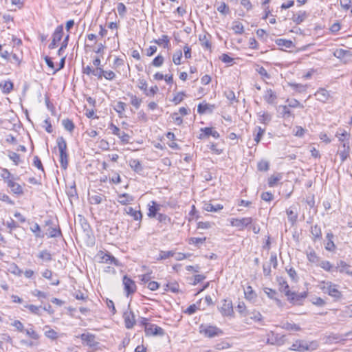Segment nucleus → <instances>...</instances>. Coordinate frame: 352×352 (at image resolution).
I'll return each instance as SVG.
<instances>
[{
	"label": "nucleus",
	"instance_id": "f257e3e1",
	"mask_svg": "<svg viewBox=\"0 0 352 352\" xmlns=\"http://www.w3.org/2000/svg\"><path fill=\"white\" fill-rule=\"evenodd\" d=\"M56 143L60 153V164L63 169H66L68 165V155L67 153V142L62 136L58 137Z\"/></svg>",
	"mask_w": 352,
	"mask_h": 352
},
{
	"label": "nucleus",
	"instance_id": "f03ea898",
	"mask_svg": "<svg viewBox=\"0 0 352 352\" xmlns=\"http://www.w3.org/2000/svg\"><path fill=\"white\" fill-rule=\"evenodd\" d=\"M322 291L325 294H328L331 297L336 300H339L342 298V294L338 290V286L331 282L324 283V286L322 287Z\"/></svg>",
	"mask_w": 352,
	"mask_h": 352
},
{
	"label": "nucleus",
	"instance_id": "7ed1b4c3",
	"mask_svg": "<svg viewBox=\"0 0 352 352\" xmlns=\"http://www.w3.org/2000/svg\"><path fill=\"white\" fill-rule=\"evenodd\" d=\"M266 343L270 345H283L285 342V336L274 331H270L265 336Z\"/></svg>",
	"mask_w": 352,
	"mask_h": 352
},
{
	"label": "nucleus",
	"instance_id": "20e7f679",
	"mask_svg": "<svg viewBox=\"0 0 352 352\" xmlns=\"http://www.w3.org/2000/svg\"><path fill=\"white\" fill-rule=\"evenodd\" d=\"M200 333L208 338H214L223 334V331L219 328L210 325H201L200 327Z\"/></svg>",
	"mask_w": 352,
	"mask_h": 352
},
{
	"label": "nucleus",
	"instance_id": "39448f33",
	"mask_svg": "<svg viewBox=\"0 0 352 352\" xmlns=\"http://www.w3.org/2000/svg\"><path fill=\"white\" fill-rule=\"evenodd\" d=\"M63 36V26L60 25L56 27L53 34L52 41L48 47L50 50L55 49L58 46V43L60 41Z\"/></svg>",
	"mask_w": 352,
	"mask_h": 352
},
{
	"label": "nucleus",
	"instance_id": "423d86ee",
	"mask_svg": "<svg viewBox=\"0 0 352 352\" xmlns=\"http://www.w3.org/2000/svg\"><path fill=\"white\" fill-rule=\"evenodd\" d=\"M252 217H244L241 219L234 218L230 220V224L233 227H236L239 230H243L252 223Z\"/></svg>",
	"mask_w": 352,
	"mask_h": 352
},
{
	"label": "nucleus",
	"instance_id": "0eeeda50",
	"mask_svg": "<svg viewBox=\"0 0 352 352\" xmlns=\"http://www.w3.org/2000/svg\"><path fill=\"white\" fill-rule=\"evenodd\" d=\"M124 210L125 213L130 215L134 221H138V228H140L143 217L141 210L140 209L136 210L132 207L125 208Z\"/></svg>",
	"mask_w": 352,
	"mask_h": 352
},
{
	"label": "nucleus",
	"instance_id": "6e6552de",
	"mask_svg": "<svg viewBox=\"0 0 352 352\" xmlns=\"http://www.w3.org/2000/svg\"><path fill=\"white\" fill-rule=\"evenodd\" d=\"M123 285L127 296L133 294L136 291L135 282L127 276L123 277Z\"/></svg>",
	"mask_w": 352,
	"mask_h": 352
},
{
	"label": "nucleus",
	"instance_id": "1a4fd4ad",
	"mask_svg": "<svg viewBox=\"0 0 352 352\" xmlns=\"http://www.w3.org/2000/svg\"><path fill=\"white\" fill-rule=\"evenodd\" d=\"M144 331L146 336H163L164 333V331L162 328L154 324L146 325Z\"/></svg>",
	"mask_w": 352,
	"mask_h": 352
},
{
	"label": "nucleus",
	"instance_id": "9d476101",
	"mask_svg": "<svg viewBox=\"0 0 352 352\" xmlns=\"http://www.w3.org/2000/svg\"><path fill=\"white\" fill-rule=\"evenodd\" d=\"M123 318L126 329H132L135 324L134 313L131 310H127L124 312Z\"/></svg>",
	"mask_w": 352,
	"mask_h": 352
},
{
	"label": "nucleus",
	"instance_id": "9b49d317",
	"mask_svg": "<svg viewBox=\"0 0 352 352\" xmlns=\"http://www.w3.org/2000/svg\"><path fill=\"white\" fill-rule=\"evenodd\" d=\"M45 226H49L47 230V232L45 233L49 237H58L61 235V231L60 228H56L54 226L53 222L51 220H48L45 221Z\"/></svg>",
	"mask_w": 352,
	"mask_h": 352
},
{
	"label": "nucleus",
	"instance_id": "f8f14e48",
	"mask_svg": "<svg viewBox=\"0 0 352 352\" xmlns=\"http://www.w3.org/2000/svg\"><path fill=\"white\" fill-rule=\"evenodd\" d=\"M162 206L155 201H151L148 204V212L147 215L150 218H155L159 214L158 212L161 210Z\"/></svg>",
	"mask_w": 352,
	"mask_h": 352
},
{
	"label": "nucleus",
	"instance_id": "ddd939ff",
	"mask_svg": "<svg viewBox=\"0 0 352 352\" xmlns=\"http://www.w3.org/2000/svg\"><path fill=\"white\" fill-rule=\"evenodd\" d=\"M220 311L221 314L224 316H230L233 314V307L232 303L231 300H223L222 305L220 308Z\"/></svg>",
	"mask_w": 352,
	"mask_h": 352
},
{
	"label": "nucleus",
	"instance_id": "4468645a",
	"mask_svg": "<svg viewBox=\"0 0 352 352\" xmlns=\"http://www.w3.org/2000/svg\"><path fill=\"white\" fill-rule=\"evenodd\" d=\"M286 214L288 221L292 226H294L296 223L298 216L296 206H290L288 209L286 210Z\"/></svg>",
	"mask_w": 352,
	"mask_h": 352
},
{
	"label": "nucleus",
	"instance_id": "2eb2a0df",
	"mask_svg": "<svg viewBox=\"0 0 352 352\" xmlns=\"http://www.w3.org/2000/svg\"><path fill=\"white\" fill-rule=\"evenodd\" d=\"M80 338L90 347H95L99 344L96 340V336L94 334L89 333H82L80 335Z\"/></svg>",
	"mask_w": 352,
	"mask_h": 352
},
{
	"label": "nucleus",
	"instance_id": "dca6fc26",
	"mask_svg": "<svg viewBox=\"0 0 352 352\" xmlns=\"http://www.w3.org/2000/svg\"><path fill=\"white\" fill-rule=\"evenodd\" d=\"M8 186L11 191L16 195H21L23 194V188L20 184L16 183L13 179H8L6 181Z\"/></svg>",
	"mask_w": 352,
	"mask_h": 352
},
{
	"label": "nucleus",
	"instance_id": "f3484780",
	"mask_svg": "<svg viewBox=\"0 0 352 352\" xmlns=\"http://www.w3.org/2000/svg\"><path fill=\"white\" fill-rule=\"evenodd\" d=\"M314 95L316 99L322 102H326L330 98L329 92L324 88H320Z\"/></svg>",
	"mask_w": 352,
	"mask_h": 352
},
{
	"label": "nucleus",
	"instance_id": "a211bd4d",
	"mask_svg": "<svg viewBox=\"0 0 352 352\" xmlns=\"http://www.w3.org/2000/svg\"><path fill=\"white\" fill-rule=\"evenodd\" d=\"M307 296V293L304 292L300 294L291 292L290 296L288 297L289 301L293 303H299L302 299Z\"/></svg>",
	"mask_w": 352,
	"mask_h": 352
},
{
	"label": "nucleus",
	"instance_id": "6ab92c4d",
	"mask_svg": "<svg viewBox=\"0 0 352 352\" xmlns=\"http://www.w3.org/2000/svg\"><path fill=\"white\" fill-rule=\"evenodd\" d=\"M305 343L306 342L303 340H298L292 344L289 349L298 352H305L306 351Z\"/></svg>",
	"mask_w": 352,
	"mask_h": 352
},
{
	"label": "nucleus",
	"instance_id": "aec40b11",
	"mask_svg": "<svg viewBox=\"0 0 352 352\" xmlns=\"http://www.w3.org/2000/svg\"><path fill=\"white\" fill-rule=\"evenodd\" d=\"M223 208V205L217 204H213L210 202L204 203L203 208L208 212H218L222 210Z\"/></svg>",
	"mask_w": 352,
	"mask_h": 352
},
{
	"label": "nucleus",
	"instance_id": "412c9836",
	"mask_svg": "<svg viewBox=\"0 0 352 352\" xmlns=\"http://www.w3.org/2000/svg\"><path fill=\"white\" fill-rule=\"evenodd\" d=\"M134 200L133 196L130 195L128 193H123L118 195V201L122 205H127L128 204H131Z\"/></svg>",
	"mask_w": 352,
	"mask_h": 352
},
{
	"label": "nucleus",
	"instance_id": "4be33fe9",
	"mask_svg": "<svg viewBox=\"0 0 352 352\" xmlns=\"http://www.w3.org/2000/svg\"><path fill=\"white\" fill-rule=\"evenodd\" d=\"M311 234L312 239L316 241L322 239V231L319 226L315 225L311 228Z\"/></svg>",
	"mask_w": 352,
	"mask_h": 352
},
{
	"label": "nucleus",
	"instance_id": "5701e85b",
	"mask_svg": "<svg viewBox=\"0 0 352 352\" xmlns=\"http://www.w3.org/2000/svg\"><path fill=\"white\" fill-rule=\"evenodd\" d=\"M342 150H340L338 153L340 155L341 162L343 163L349 157V146L348 142H344L342 144Z\"/></svg>",
	"mask_w": 352,
	"mask_h": 352
},
{
	"label": "nucleus",
	"instance_id": "b1692460",
	"mask_svg": "<svg viewBox=\"0 0 352 352\" xmlns=\"http://www.w3.org/2000/svg\"><path fill=\"white\" fill-rule=\"evenodd\" d=\"M258 121L264 124H267L272 120L270 113L265 111H261L257 113Z\"/></svg>",
	"mask_w": 352,
	"mask_h": 352
},
{
	"label": "nucleus",
	"instance_id": "393cba45",
	"mask_svg": "<svg viewBox=\"0 0 352 352\" xmlns=\"http://www.w3.org/2000/svg\"><path fill=\"white\" fill-rule=\"evenodd\" d=\"M278 283L280 287V289L285 292V294L287 296H290L291 291L289 289V285L287 284L285 279L283 277L278 278Z\"/></svg>",
	"mask_w": 352,
	"mask_h": 352
},
{
	"label": "nucleus",
	"instance_id": "a878e982",
	"mask_svg": "<svg viewBox=\"0 0 352 352\" xmlns=\"http://www.w3.org/2000/svg\"><path fill=\"white\" fill-rule=\"evenodd\" d=\"M263 98L268 104H273L276 99V95L271 89H269L265 91Z\"/></svg>",
	"mask_w": 352,
	"mask_h": 352
},
{
	"label": "nucleus",
	"instance_id": "bb28decb",
	"mask_svg": "<svg viewBox=\"0 0 352 352\" xmlns=\"http://www.w3.org/2000/svg\"><path fill=\"white\" fill-rule=\"evenodd\" d=\"M130 167L136 173L142 171L143 167L140 162L137 159H131L129 162Z\"/></svg>",
	"mask_w": 352,
	"mask_h": 352
},
{
	"label": "nucleus",
	"instance_id": "cd10ccee",
	"mask_svg": "<svg viewBox=\"0 0 352 352\" xmlns=\"http://www.w3.org/2000/svg\"><path fill=\"white\" fill-rule=\"evenodd\" d=\"M213 108H214L213 105H210L208 103H205V104L200 103V104H199V105L197 107V112L199 114H204V113H206L207 111L212 112L213 110Z\"/></svg>",
	"mask_w": 352,
	"mask_h": 352
},
{
	"label": "nucleus",
	"instance_id": "c85d7f7f",
	"mask_svg": "<svg viewBox=\"0 0 352 352\" xmlns=\"http://www.w3.org/2000/svg\"><path fill=\"white\" fill-rule=\"evenodd\" d=\"M265 130L262 129L261 126H256L254 131V140L256 144L261 141L263 134L265 133Z\"/></svg>",
	"mask_w": 352,
	"mask_h": 352
},
{
	"label": "nucleus",
	"instance_id": "c756f323",
	"mask_svg": "<svg viewBox=\"0 0 352 352\" xmlns=\"http://www.w3.org/2000/svg\"><path fill=\"white\" fill-rule=\"evenodd\" d=\"M307 16L305 12L299 11L298 13L293 15L292 20L296 24H300L305 21Z\"/></svg>",
	"mask_w": 352,
	"mask_h": 352
},
{
	"label": "nucleus",
	"instance_id": "7c9ffc66",
	"mask_svg": "<svg viewBox=\"0 0 352 352\" xmlns=\"http://www.w3.org/2000/svg\"><path fill=\"white\" fill-rule=\"evenodd\" d=\"M232 30L236 34H242L244 32V26L239 21H234L232 25Z\"/></svg>",
	"mask_w": 352,
	"mask_h": 352
},
{
	"label": "nucleus",
	"instance_id": "2f4dec72",
	"mask_svg": "<svg viewBox=\"0 0 352 352\" xmlns=\"http://www.w3.org/2000/svg\"><path fill=\"white\" fill-rule=\"evenodd\" d=\"M0 87L4 94H9L13 89V83L10 81H3L0 82Z\"/></svg>",
	"mask_w": 352,
	"mask_h": 352
},
{
	"label": "nucleus",
	"instance_id": "473e14b6",
	"mask_svg": "<svg viewBox=\"0 0 352 352\" xmlns=\"http://www.w3.org/2000/svg\"><path fill=\"white\" fill-rule=\"evenodd\" d=\"M102 261L107 263L113 264L116 266L119 265L118 261L110 254H104L102 257Z\"/></svg>",
	"mask_w": 352,
	"mask_h": 352
},
{
	"label": "nucleus",
	"instance_id": "72a5a7b5",
	"mask_svg": "<svg viewBox=\"0 0 352 352\" xmlns=\"http://www.w3.org/2000/svg\"><path fill=\"white\" fill-rule=\"evenodd\" d=\"M154 42L159 45H163L164 48H168L170 40L168 36L164 34L162 35V37L159 39L154 40Z\"/></svg>",
	"mask_w": 352,
	"mask_h": 352
},
{
	"label": "nucleus",
	"instance_id": "f704fd0d",
	"mask_svg": "<svg viewBox=\"0 0 352 352\" xmlns=\"http://www.w3.org/2000/svg\"><path fill=\"white\" fill-rule=\"evenodd\" d=\"M201 131H203L204 133V135L208 137L210 135H212L214 138H219V133L217 131L213 130L212 128L205 127V128L201 129Z\"/></svg>",
	"mask_w": 352,
	"mask_h": 352
},
{
	"label": "nucleus",
	"instance_id": "c9c22d12",
	"mask_svg": "<svg viewBox=\"0 0 352 352\" xmlns=\"http://www.w3.org/2000/svg\"><path fill=\"white\" fill-rule=\"evenodd\" d=\"M277 45L280 47H285L286 48H291L293 46V42L290 40L278 38L276 41Z\"/></svg>",
	"mask_w": 352,
	"mask_h": 352
},
{
	"label": "nucleus",
	"instance_id": "e433bc0d",
	"mask_svg": "<svg viewBox=\"0 0 352 352\" xmlns=\"http://www.w3.org/2000/svg\"><path fill=\"white\" fill-rule=\"evenodd\" d=\"M128 96L131 98V104L135 107V109H139L142 103V99L138 98L135 95L132 94H128Z\"/></svg>",
	"mask_w": 352,
	"mask_h": 352
},
{
	"label": "nucleus",
	"instance_id": "4c0bfd02",
	"mask_svg": "<svg viewBox=\"0 0 352 352\" xmlns=\"http://www.w3.org/2000/svg\"><path fill=\"white\" fill-rule=\"evenodd\" d=\"M62 124L64 126L65 129L72 132L74 129V124L69 119H64L62 120Z\"/></svg>",
	"mask_w": 352,
	"mask_h": 352
},
{
	"label": "nucleus",
	"instance_id": "58836bf2",
	"mask_svg": "<svg viewBox=\"0 0 352 352\" xmlns=\"http://www.w3.org/2000/svg\"><path fill=\"white\" fill-rule=\"evenodd\" d=\"M282 327L287 331H298L300 330V327L294 323L286 322L283 324Z\"/></svg>",
	"mask_w": 352,
	"mask_h": 352
},
{
	"label": "nucleus",
	"instance_id": "ea45409f",
	"mask_svg": "<svg viewBox=\"0 0 352 352\" xmlns=\"http://www.w3.org/2000/svg\"><path fill=\"white\" fill-rule=\"evenodd\" d=\"M45 329H49L45 331V335L46 337L51 340H56L58 338V333L54 329H50L49 326H45Z\"/></svg>",
	"mask_w": 352,
	"mask_h": 352
},
{
	"label": "nucleus",
	"instance_id": "a19ab883",
	"mask_svg": "<svg viewBox=\"0 0 352 352\" xmlns=\"http://www.w3.org/2000/svg\"><path fill=\"white\" fill-rule=\"evenodd\" d=\"M104 196L98 194V195H93L89 197L90 203L91 204H100L102 200H103Z\"/></svg>",
	"mask_w": 352,
	"mask_h": 352
},
{
	"label": "nucleus",
	"instance_id": "79ce46f5",
	"mask_svg": "<svg viewBox=\"0 0 352 352\" xmlns=\"http://www.w3.org/2000/svg\"><path fill=\"white\" fill-rule=\"evenodd\" d=\"M157 219L159 221L160 223H164L165 225H167L168 223H170V218L167 216L166 214L159 213L157 217Z\"/></svg>",
	"mask_w": 352,
	"mask_h": 352
},
{
	"label": "nucleus",
	"instance_id": "37998d69",
	"mask_svg": "<svg viewBox=\"0 0 352 352\" xmlns=\"http://www.w3.org/2000/svg\"><path fill=\"white\" fill-rule=\"evenodd\" d=\"M175 253L173 251H160L158 260H164L173 256Z\"/></svg>",
	"mask_w": 352,
	"mask_h": 352
},
{
	"label": "nucleus",
	"instance_id": "c03bdc74",
	"mask_svg": "<svg viewBox=\"0 0 352 352\" xmlns=\"http://www.w3.org/2000/svg\"><path fill=\"white\" fill-rule=\"evenodd\" d=\"M38 256V258H41L42 260L46 261H50L52 259L50 252L46 250L40 252Z\"/></svg>",
	"mask_w": 352,
	"mask_h": 352
},
{
	"label": "nucleus",
	"instance_id": "a18cd8bd",
	"mask_svg": "<svg viewBox=\"0 0 352 352\" xmlns=\"http://www.w3.org/2000/svg\"><path fill=\"white\" fill-rule=\"evenodd\" d=\"M24 332H25V334L32 339L38 340L40 338L38 333H36L32 327L25 329Z\"/></svg>",
	"mask_w": 352,
	"mask_h": 352
},
{
	"label": "nucleus",
	"instance_id": "49530a36",
	"mask_svg": "<svg viewBox=\"0 0 352 352\" xmlns=\"http://www.w3.org/2000/svg\"><path fill=\"white\" fill-rule=\"evenodd\" d=\"M8 271L13 274L21 276L22 274V270L15 264L12 263L10 265Z\"/></svg>",
	"mask_w": 352,
	"mask_h": 352
},
{
	"label": "nucleus",
	"instance_id": "de8ad7c7",
	"mask_svg": "<svg viewBox=\"0 0 352 352\" xmlns=\"http://www.w3.org/2000/svg\"><path fill=\"white\" fill-rule=\"evenodd\" d=\"M24 307L25 308H28L31 313H32L34 314L38 315V316L41 315V313H40V309L41 308V306L38 307V306H36L34 305L25 304V305H24Z\"/></svg>",
	"mask_w": 352,
	"mask_h": 352
},
{
	"label": "nucleus",
	"instance_id": "09e8293b",
	"mask_svg": "<svg viewBox=\"0 0 352 352\" xmlns=\"http://www.w3.org/2000/svg\"><path fill=\"white\" fill-rule=\"evenodd\" d=\"M126 104L123 102L119 101L116 104L114 109L121 117V114L125 111Z\"/></svg>",
	"mask_w": 352,
	"mask_h": 352
},
{
	"label": "nucleus",
	"instance_id": "8fccbe9b",
	"mask_svg": "<svg viewBox=\"0 0 352 352\" xmlns=\"http://www.w3.org/2000/svg\"><path fill=\"white\" fill-rule=\"evenodd\" d=\"M32 232L35 233L36 237L43 238L44 237V234L41 233V228L38 223H35L32 227L30 228Z\"/></svg>",
	"mask_w": 352,
	"mask_h": 352
},
{
	"label": "nucleus",
	"instance_id": "3c124183",
	"mask_svg": "<svg viewBox=\"0 0 352 352\" xmlns=\"http://www.w3.org/2000/svg\"><path fill=\"white\" fill-rule=\"evenodd\" d=\"M307 257L309 261L311 263H316L319 261V257L317 256V254L314 250L307 253Z\"/></svg>",
	"mask_w": 352,
	"mask_h": 352
},
{
	"label": "nucleus",
	"instance_id": "603ef678",
	"mask_svg": "<svg viewBox=\"0 0 352 352\" xmlns=\"http://www.w3.org/2000/svg\"><path fill=\"white\" fill-rule=\"evenodd\" d=\"M9 158L13 161L15 165H18L20 162V155L15 152L9 151Z\"/></svg>",
	"mask_w": 352,
	"mask_h": 352
},
{
	"label": "nucleus",
	"instance_id": "864d4df0",
	"mask_svg": "<svg viewBox=\"0 0 352 352\" xmlns=\"http://www.w3.org/2000/svg\"><path fill=\"white\" fill-rule=\"evenodd\" d=\"M279 111L280 113L282 114L283 117H289L292 115L291 111H289V108L286 105H280L279 106Z\"/></svg>",
	"mask_w": 352,
	"mask_h": 352
},
{
	"label": "nucleus",
	"instance_id": "5fc2aeb1",
	"mask_svg": "<svg viewBox=\"0 0 352 352\" xmlns=\"http://www.w3.org/2000/svg\"><path fill=\"white\" fill-rule=\"evenodd\" d=\"M217 10L224 15L228 14L230 11L229 7L224 2L221 3V4L217 8Z\"/></svg>",
	"mask_w": 352,
	"mask_h": 352
},
{
	"label": "nucleus",
	"instance_id": "6e6d98bb",
	"mask_svg": "<svg viewBox=\"0 0 352 352\" xmlns=\"http://www.w3.org/2000/svg\"><path fill=\"white\" fill-rule=\"evenodd\" d=\"M182 57V52L181 50H177L173 56V63L178 65L181 64V58Z\"/></svg>",
	"mask_w": 352,
	"mask_h": 352
},
{
	"label": "nucleus",
	"instance_id": "4d7b16f0",
	"mask_svg": "<svg viewBox=\"0 0 352 352\" xmlns=\"http://www.w3.org/2000/svg\"><path fill=\"white\" fill-rule=\"evenodd\" d=\"M249 315H250V318L256 322L261 321L263 318L261 313L257 311H254L250 313Z\"/></svg>",
	"mask_w": 352,
	"mask_h": 352
},
{
	"label": "nucleus",
	"instance_id": "13d9d810",
	"mask_svg": "<svg viewBox=\"0 0 352 352\" xmlns=\"http://www.w3.org/2000/svg\"><path fill=\"white\" fill-rule=\"evenodd\" d=\"M281 179L280 175H272L268 179V184L270 187H274L278 182Z\"/></svg>",
	"mask_w": 352,
	"mask_h": 352
},
{
	"label": "nucleus",
	"instance_id": "bf43d9fd",
	"mask_svg": "<svg viewBox=\"0 0 352 352\" xmlns=\"http://www.w3.org/2000/svg\"><path fill=\"white\" fill-rule=\"evenodd\" d=\"M164 58L162 55L157 56L152 61V65L155 67H160L164 63Z\"/></svg>",
	"mask_w": 352,
	"mask_h": 352
},
{
	"label": "nucleus",
	"instance_id": "052dcab7",
	"mask_svg": "<svg viewBox=\"0 0 352 352\" xmlns=\"http://www.w3.org/2000/svg\"><path fill=\"white\" fill-rule=\"evenodd\" d=\"M256 70L263 78H265V80L270 78V75L263 67H258Z\"/></svg>",
	"mask_w": 352,
	"mask_h": 352
},
{
	"label": "nucleus",
	"instance_id": "680f3d73",
	"mask_svg": "<svg viewBox=\"0 0 352 352\" xmlns=\"http://www.w3.org/2000/svg\"><path fill=\"white\" fill-rule=\"evenodd\" d=\"M269 163L267 161H261L257 164L258 170L260 171H267L269 169Z\"/></svg>",
	"mask_w": 352,
	"mask_h": 352
},
{
	"label": "nucleus",
	"instance_id": "e2e57ef3",
	"mask_svg": "<svg viewBox=\"0 0 352 352\" xmlns=\"http://www.w3.org/2000/svg\"><path fill=\"white\" fill-rule=\"evenodd\" d=\"M306 351H314L318 349V344L316 341H311L305 343Z\"/></svg>",
	"mask_w": 352,
	"mask_h": 352
},
{
	"label": "nucleus",
	"instance_id": "0e129e2a",
	"mask_svg": "<svg viewBox=\"0 0 352 352\" xmlns=\"http://www.w3.org/2000/svg\"><path fill=\"white\" fill-rule=\"evenodd\" d=\"M138 87L144 91V94L148 89V85L144 79H139L138 82Z\"/></svg>",
	"mask_w": 352,
	"mask_h": 352
},
{
	"label": "nucleus",
	"instance_id": "69168bd1",
	"mask_svg": "<svg viewBox=\"0 0 352 352\" xmlns=\"http://www.w3.org/2000/svg\"><path fill=\"white\" fill-rule=\"evenodd\" d=\"M166 291H171L173 292H177L179 291V285L177 283H168L166 285Z\"/></svg>",
	"mask_w": 352,
	"mask_h": 352
},
{
	"label": "nucleus",
	"instance_id": "338daca9",
	"mask_svg": "<svg viewBox=\"0 0 352 352\" xmlns=\"http://www.w3.org/2000/svg\"><path fill=\"white\" fill-rule=\"evenodd\" d=\"M320 266L327 272L332 270L333 266L331 263L328 261H323L320 263Z\"/></svg>",
	"mask_w": 352,
	"mask_h": 352
},
{
	"label": "nucleus",
	"instance_id": "774afa93",
	"mask_svg": "<svg viewBox=\"0 0 352 352\" xmlns=\"http://www.w3.org/2000/svg\"><path fill=\"white\" fill-rule=\"evenodd\" d=\"M117 10L119 15L121 16H124L126 12V8L123 3H119L118 4Z\"/></svg>",
	"mask_w": 352,
	"mask_h": 352
}]
</instances>
